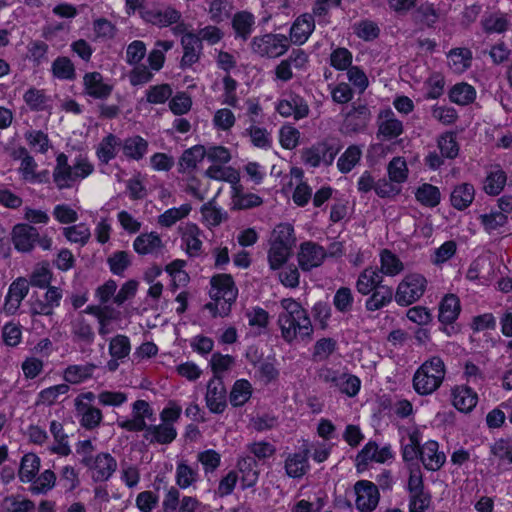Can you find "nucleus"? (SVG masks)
<instances>
[{"label":"nucleus","instance_id":"1","mask_svg":"<svg viewBox=\"0 0 512 512\" xmlns=\"http://www.w3.org/2000/svg\"><path fill=\"white\" fill-rule=\"evenodd\" d=\"M282 312L278 316V325L282 338L291 343L294 340H310L313 326L307 311L300 303L291 298L280 302Z\"/></svg>","mask_w":512,"mask_h":512},{"label":"nucleus","instance_id":"2","mask_svg":"<svg viewBox=\"0 0 512 512\" xmlns=\"http://www.w3.org/2000/svg\"><path fill=\"white\" fill-rule=\"evenodd\" d=\"M211 288L209 290L211 302L205 304L212 317H226L231 311V305L235 302L238 289L235 286L233 278L229 274H218L210 280Z\"/></svg>","mask_w":512,"mask_h":512},{"label":"nucleus","instance_id":"3","mask_svg":"<svg viewBox=\"0 0 512 512\" xmlns=\"http://www.w3.org/2000/svg\"><path fill=\"white\" fill-rule=\"evenodd\" d=\"M296 244L294 228L289 223L277 225L270 237V248L268 250V263L272 270L280 269L291 257Z\"/></svg>","mask_w":512,"mask_h":512},{"label":"nucleus","instance_id":"4","mask_svg":"<svg viewBox=\"0 0 512 512\" xmlns=\"http://www.w3.org/2000/svg\"><path fill=\"white\" fill-rule=\"evenodd\" d=\"M446 375L444 361L433 356L424 361L415 371L413 376V388L421 396H427L434 393L442 385Z\"/></svg>","mask_w":512,"mask_h":512},{"label":"nucleus","instance_id":"5","mask_svg":"<svg viewBox=\"0 0 512 512\" xmlns=\"http://www.w3.org/2000/svg\"><path fill=\"white\" fill-rule=\"evenodd\" d=\"M93 171L94 166L87 158L78 157L73 165H70L68 157L64 153H60L56 158L53 180L59 189L71 188L76 182L92 174Z\"/></svg>","mask_w":512,"mask_h":512},{"label":"nucleus","instance_id":"6","mask_svg":"<svg viewBox=\"0 0 512 512\" xmlns=\"http://www.w3.org/2000/svg\"><path fill=\"white\" fill-rule=\"evenodd\" d=\"M289 47L290 40L286 35L271 32L253 37L250 43L253 54L267 59L281 57Z\"/></svg>","mask_w":512,"mask_h":512},{"label":"nucleus","instance_id":"7","mask_svg":"<svg viewBox=\"0 0 512 512\" xmlns=\"http://www.w3.org/2000/svg\"><path fill=\"white\" fill-rule=\"evenodd\" d=\"M427 280L418 273L406 275L395 291V301L400 306H408L418 301L426 291Z\"/></svg>","mask_w":512,"mask_h":512},{"label":"nucleus","instance_id":"8","mask_svg":"<svg viewBox=\"0 0 512 512\" xmlns=\"http://www.w3.org/2000/svg\"><path fill=\"white\" fill-rule=\"evenodd\" d=\"M132 417L118 420L117 425L129 432H143L149 425L147 421L154 422L156 419L154 409L145 400H136L132 404Z\"/></svg>","mask_w":512,"mask_h":512},{"label":"nucleus","instance_id":"9","mask_svg":"<svg viewBox=\"0 0 512 512\" xmlns=\"http://www.w3.org/2000/svg\"><path fill=\"white\" fill-rule=\"evenodd\" d=\"M163 512H202L203 504L194 496L181 497L178 488L171 486L162 501Z\"/></svg>","mask_w":512,"mask_h":512},{"label":"nucleus","instance_id":"10","mask_svg":"<svg viewBox=\"0 0 512 512\" xmlns=\"http://www.w3.org/2000/svg\"><path fill=\"white\" fill-rule=\"evenodd\" d=\"M275 109L282 117H292L296 121L308 117L310 113L307 101L294 92L283 94L277 101Z\"/></svg>","mask_w":512,"mask_h":512},{"label":"nucleus","instance_id":"11","mask_svg":"<svg viewBox=\"0 0 512 512\" xmlns=\"http://www.w3.org/2000/svg\"><path fill=\"white\" fill-rule=\"evenodd\" d=\"M339 150V147L327 141L318 142L304 149L301 153V158L304 164L310 167H318L320 165L330 166L334 162Z\"/></svg>","mask_w":512,"mask_h":512},{"label":"nucleus","instance_id":"12","mask_svg":"<svg viewBox=\"0 0 512 512\" xmlns=\"http://www.w3.org/2000/svg\"><path fill=\"white\" fill-rule=\"evenodd\" d=\"M206 406L211 413L221 414L227 407V391L221 376H214L207 383Z\"/></svg>","mask_w":512,"mask_h":512},{"label":"nucleus","instance_id":"13","mask_svg":"<svg viewBox=\"0 0 512 512\" xmlns=\"http://www.w3.org/2000/svg\"><path fill=\"white\" fill-rule=\"evenodd\" d=\"M95 482H104L111 478L117 469L116 459L107 452H101L86 466Z\"/></svg>","mask_w":512,"mask_h":512},{"label":"nucleus","instance_id":"14","mask_svg":"<svg viewBox=\"0 0 512 512\" xmlns=\"http://www.w3.org/2000/svg\"><path fill=\"white\" fill-rule=\"evenodd\" d=\"M356 507L362 512H371L379 502L377 486L367 480H360L354 486Z\"/></svg>","mask_w":512,"mask_h":512},{"label":"nucleus","instance_id":"15","mask_svg":"<svg viewBox=\"0 0 512 512\" xmlns=\"http://www.w3.org/2000/svg\"><path fill=\"white\" fill-rule=\"evenodd\" d=\"M327 256L326 250L319 244L306 241L300 245L298 263L302 270L310 271L320 266Z\"/></svg>","mask_w":512,"mask_h":512},{"label":"nucleus","instance_id":"16","mask_svg":"<svg viewBox=\"0 0 512 512\" xmlns=\"http://www.w3.org/2000/svg\"><path fill=\"white\" fill-rule=\"evenodd\" d=\"M140 17L147 23L167 27L177 23L181 18V13L171 6H165L141 10Z\"/></svg>","mask_w":512,"mask_h":512},{"label":"nucleus","instance_id":"17","mask_svg":"<svg viewBox=\"0 0 512 512\" xmlns=\"http://www.w3.org/2000/svg\"><path fill=\"white\" fill-rule=\"evenodd\" d=\"M378 137L385 140L397 138L403 133V123L391 109L380 111L377 117Z\"/></svg>","mask_w":512,"mask_h":512},{"label":"nucleus","instance_id":"18","mask_svg":"<svg viewBox=\"0 0 512 512\" xmlns=\"http://www.w3.org/2000/svg\"><path fill=\"white\" fill-rule=\"evenodd\" d=\"M29 292V284L26 279L18 278L9 286L3 310L6 314L14 315L21 306L23 299Z\"/></svg>","mask_w":512,"mask_h":512},{"label":"nucleus","instance_id":"19","mask_svg":"<svg viewBox=\"0 0 512 512\" xmlns=\"http://www.w3.org/2000/svg\"><path fill=\"white\" fill-rule=\"evenodd\" d=\"M143 432L149 444L168 445L177 437V429L168 423L150 424Z\"/></svg>","mask_w":512,"mask_h":512},{"label":"nucleus","instance_id":"20","mask_svg":"<svg viewBox=\"0 0 512 512\" xmlns=\"http://www.w3.org/2000/svg\"><path fill=\"white\" fill-rule=\"evenodd\" d=\"M308 456L307 446H303L298 452L288 454L284 463L286 474L291 478L303 477L310 469Z\"/></svg>","mask_w":512,"mask_h":512},{"label":"nucleus","instance_id":"21","mask_svg":"<svg viewBox=\"0 0 512 512\" xmlns=\"http://www.w3.org/2000/svg\"><path fill=\"white\" fill-rule=\"evenodd\" d=\"M84 92L95 99L108 98L113 90V86L105 83L103 76L99 72H88L83 77Z\"/></svg>","mask_w":512,"mask_h":512},{"label":"nucleus","instance_id":"22","mask_svg":"<svg viewBox=\"0 0 512 512\" xmlns=\"http://www.w3.org/2000/svg\"><path fill=\"white\" fill-rule=\"evenodd\" d=\"M452 405L460 412H471L478 403L477 393L466 385H457L451 389Z\"/></svg>","mask_w":512,"mask_h":512},{"label":"nucleus","instance_id":"23","mask_svg":"<svg viewBox=\"0 0 512 512\" xmlns=\"http://www.w3.org/2000/svg\"><path fill=\"white\" fill-rule=\"evenodd\" d=\"M38 236L37 229L28 224H17L12 232L13 244L21 252L31 251L38 240Z\"/></svg>","mask_w":512,"mask_h":512},{"label":"nucleus","instance_id":"24","mask_svg":"<svg viewBox=\"0 0 512 512\" xmlns=\"http://www.w3.org/2000/svg\"><path fill=\"white\" fill-rule=\"evenodd\" d=\"M420 460L429 471H438L445 463L444 452L439 451V444L434 440L425 442L420 450Z\"/></svg>","mask_w":512,"mask_h":512},{"label":"nucleus","instance_id":"25","mask_svg":"<svg viewBox=\"0 0 512 512\" xmlns=\"http://www.w3.org/2000/svg\"><path fill=\"white\" fill-rule=\"evenodd\" d=\"M122 140L115 134L109 133L101 139L96 147V156L101 164H108L115 159L121 150Z\"/></svg>","mask_w":512,"mask_h":512},{"label":"nucleus","instance_id":"26","mask_svg":"<svg viewBox=\"0 0 512 512\" xmlns=\"http://www.w3.org/2000/svg\"><path fill=\"white\" fill-rule=\"evenodd\" d=\"M315 28L314 19L309 14L299 16L290 28V42L297 45L304 44Z\"/></svg>","mask_w":512,"mask_h":512},{"label":"nucleus","instance_id":"27","mask_svg":"<svg viewBox=\"0 0 512 512\" xmlns=\"http://www.w3.org/2000/svg\"><path fill=\"white\" fill-rule=\"evenodd\" d=\"M390 447L379 448L375 442H368L357 455L358 465H366L370 461L384 463L392 458Z\"/></svg>","mask_w":512,"mask_h":512},{"label":"nucleus","instance_id":"28","mask_svg":"<svg viewBox=\"0 0 512 512\" xmlns=\"http://www.w3.org/2000/svg\"><path fill=\"white\" fill-rule=\"evenodd\" d=\"M383 275L376 267L365 268L358 276L356 289L362 295H369L373 290L382 286Z\"/></svg>","mask_w":512,"mask_h":512},{"label":"nucleus","instance_id":"29","mask_svg":"<svg viewBox=\"0 0 512 512\" xmlns=\"http://www.w3.org/2000/svg\"><path fill=\"white\" fill-rule=\"evenodd\" d=\"M96 369L94 363L68 365L63 371V379L72 385L81 384L91 379Z\"/></svg>","mask_w":512,"mask_h":512},{"label":"nucleus","instance_id":"30","mask_svg":"<svg viewBox=\"0 0 512 512\" xmlns=\"http://www.w3.org/2000/svg\"><path fill=\"white\" fill-rule=\"evenodd\" d=\"M133 248L139 255L155 254L162 250L163 242L156 232L142 233L133 241Z\"/></svg>","mask_w":512,"mask_h":512},{"label":"nucleus","instance_id":"31","mask_svg":"<svg viewBox=\"0 0 512 512\" xmlns=\"http://www.w3.org/2000/svg\"><path fill=\"white\" fill-rule=\"evenodd\" d=\"M182 45L183 56L181 59V67L188 68L199 60L202 43H200V39L195 34L189 33L183 36Z\"/></svg>","mask_w":512,"mask_h":512},{"label":"nucleus","instance_id":"32","mask_svg":"<svg viewBox=\"0 0 512 512\" xmlns=\"http://www.w3.org/2000/svg\"><path fill=\"white\" fill-rule=\"evenodd\" d=\"M148 142L139 135H133L122 140L121 150L123 155L134 161L144 158L148 152Z\"/></svg>","mask_w":512,"mask_h":512},{"label":"nucleus","instance_id":"33","mask_svg":"<svg viewBox=\"0 0 512 512\" xmlns=\"http://www.w3.org/2000/svg\"><path fill=\"white\" fill-rule=\"evenodd\" d=\"M461 311L460 300L454 294L446 295L439 304L438 319L442 324H452Z\"/></svg>","mask_w":512,"mask_h":512},{"label":"nucleus","instance_id":"34","mask_svg":"<svg viewBox=\"0 0 512 512\" xmlns=\"http://www.w3.org/2000/svg\"><path fill=\"white\" fill-rule=\"evenodd\" d=\"M201 231L195 224H186L182 229V242L187 254L191 257L199 256L202 249L200 239Z\"/></svg>","mask_w":512,"mask_h":512},{"label":"nucleus","instance_id":"35","mask_svg":"<svg viewBox=\"0 0 512 512\" xmlns=\"http://www.w3.org/2000/svg\"><path fill=\"white\" fill-rule=\"evenodd\" d=\"M370 297L365 301V308L367 311L374 312L382 309L391 303L395 295L392 287L382 285L370 293Z\"/></svg>","mask_w":512,"mask_h":512},{"label":"nucleus","instance_id":"36","mask_svg":"<svg viewBox=\"0 0 512 512\" xmlns=\"http://www.w3.org/2000/svg\"><path fill=\"white\" fill-rule=\"evenodd\" d=\"M475 197V189L470 183H461L454 187L451 192V205L458 209L464 210L471 205Z\"/></svg>","mask_w":512,"mask_h":512},{"label":"nucleus","instance_id":"37","mask_svg":"<svg viewBox=\"0 0 512 512\" xmlns=\"http://www.w3.org/2000/svg\"><path fill=\"white\" fill-rule=\"evenodd\" d=\"M198 466H191L186 461L177 463L175 483L180 489H187L198 481Z\"/></svg>","mask_w":512,"mask_h":512},{"label":"nucleus","instance_id":"38","mask_svg":"<svg viewBox=\"0 0 512 512\" xmlns=\"http://www.w3.org/2000/svg\"><path fill=\"white\" fill-rule=\"evenodd\" d=\"M71 334L75 342L85 344H91L95 338L92 326L82 315H78L71 321Z\"/></svg>","mask_w":512,"mask_h":512},{"label":"nucleus","instance_id":"39","mask_svg":"<svg viewBox=\"0 0 512 512\" xmlns=\"http://www.w3.org/2000/svg\"><path fill=\"white\" fill-rule=\"evenodd\" d=\"M21 153L24 154L18 169L21 178L29 183L43 182V176H46L47 172L37 173V163L35 162L34 158L30 156L25 149H23Z\"/></svg>","mask_w":512,"mask_h":512},{"label":"nucleus","instance_id":"40","mask_svg":"<svg viewBox=\"0 0 512 512\" xmlns=\"http://www.w3.org/2000/svg\"><path fill=\"white\" fill-rule=\"evenodd\" d=\"M507 182V175L500 166H493L484 181V190L489 195H498Z\"/></svg>","mask_w":512,"mask_h":512},{"label":"nucleus","instance_id":"41","mask_svg":"<svg viewBox=\"0 0 512 512\" xmlns=\"http://www.w3.org/2000/svg\"><path fill=\"white\" fill-rule=\"evenodd\" d=\"M40 458L34 453L25 454L20 463L18 477L21 482H32L40 469Z\"/></svg>","mask_w":512,"mask_h":512},{"label":"nucleus","instance_id":"42","mask_svg":"<svg viewBox=\"0 0 512 512\" xmlns=\"http://www.w3.org/2000/svg\"><path fill=\"white\" fill-rule=\"evenodd\" d=\"M447 58L450 69L459 74L471 66L472 52L468 48H455L448 53Z\"/></svg>","mask_w":512,"mask_h":512},{"label":"nucleus","instance_id":"43","mask_svg":"<svg viewBox=\"0 0 512 512\" xmlns=\"http://www.w3.org/2000/svg\"><path fill=\"white\" fill-rule=\"evenodd\" d=\"M50 432L54 437V444L50 447V451L61 456H68L71 453V448L68 444V437L64 433L63 425L58 421H51Z\"/></svg>","mask_w":512,"mask_h":512},{"label":"nucleus","instance_id":"44","mask_svg":"<svg viewBox=\"0 0 512 512\" xmlns=\"http://www.w3.org/2000/svg\"><path fill=\"white\" fill-rule=\"evenodd\" d=\"M261 204L262 198L258 195L242 192L238 183L232 186V206L234 209H250Z\"/></svg>","mask_w":512,"mask_h":512},{"label":"nucleus","instance_id":"45","mask_svg":"<svg viewBox=\"0 0 512 512\" xmlns=\"http://www.w3.org/2000/svg\"><path fill=\"white\" fill-rule=\"evenodd\" d=\"M201 215L203 222L208 227L219 226L227 219V213L216 205L215 200H211L201 207Z\"/></svg>","mask_w":512,"mask_h":512},{"label":"nucleus","instance_id":"46","mask_svg":"<svg viewBox=\"0 0 512 512\" xmlns=\"http://www.w3.org/2000/svg\"><path fill=\"white\" fill-rule=\"evenodd\" d=\"M380 265L379 270L381 274L387 276H396L404 270V264L398 258L397 255L392 253L388 249H384L380 253Z\"/></svg>","mask_w":512,"mask_h":512},{"label":"nucleus","instance_id":"47","mask_svg":"<svg viewBox=\"0 0 512 512\" xmlns=\"http://www.w3.org/2000/svg\"><path fill=\"white\" fill-rule=\"evenodd\" d=\"M0 507L2 512H35L34 502L20 495L5 497Z\"/></svg>","mask_w":512,"mask_h":512},{"label":"nucleus","instance_id":"48","mask_svg":"<svg viewBox=\"0 0 512 512\" xmlns=\"http://www.w3.org/2000/svg\"><path fill=\"white\" fill-rule=\"evenodd\" d=\"M206 155V148L202 145H195L185 150L180 158V171L185 172L196 168L197 164L203 160Z\"/></svg>","mask_w":512,"mask_h":512},{"label":"nucleus","instance_id":"49","mask_svg":"<svg viewBox=\"0 0 512 512\" xmlns=\"http://www.w3.org/2000/svg\"><path fill=\"white\" fill-rule=\"evenodd\" d=\"M481 25L486 33H503L509 27V20L505 14L495 12L484 16Z\"/></svg>","mask_w":512,"mask_h":512},{"label":"nucleus","instance_id":"50","mask_svg":"<svg viewBox=\"0 0 512 512\" xmlns=\"http://www.w3.org/2000/svg\"><path fill=\"white\" fill-rule=\"evenodd\" d=\"M75 410L81 416V426L89 430L98 427L103 419L101 410L92 405H81L80 408H75Z\"/></svg>","mask_w":512,"mask_h":512},{"label":"nucleus","instance_id":"51","mask_svg":"<svg viewBox=\"0 0 512 512\" xmlns=\"http://www.w3.org/2000/svg\"><path fill=\"white\" fill-rule=\"evenodd\" d=\"M205 175L210 179L218 181H226L235 186L239 182V174L232 167L224 166V164H213L206 171Z\"/></svg>","mask_w":512,"mask_h":512},{"label":"nucleus","instance_id":"52","mask_svg":"<svg viewBox=\"0 0 512 512\" xmlns=\"http://www.w3.org/2000/svg\"><path fill=\"white\" fill-rule=\"evenodd\" d=\"M254 23V16L249 12L236 13L232 20V26L236 36L243 40L248 39L252 33Z\"/></svg>","mask_w":512,"mask_h":512},{"label":"nucleus","instance_id":"53","mask_svg":"<svg viewBox=\"0 0 512 512\" xmlns=\"http://www.w3.org/2000/svg\"><path fill=\"white\" fill-rule=\"evenodd\" d=\"M252 395V386L245 379L237 380L230 392L229 401L232 406L239 407L244 405Z\"/></svg>","mask_w":512,"mask_h":512},{"label":"nucleus","instance_id":"54","mask_svg":"<svg viewBox=\"0 0 512 512\" xmlns=\"http://www.w3.org/2000/svg\"><path fill=\"white\" fill-rule=\"evenodd\" d=\"M62 232L69 242L79 244L81 246L86 245L91 237L90 228L85 223L65 227Z\"/></svg>","mask_w":512,"mask_h":512},{"label":"nucleus","instance_id":"55","mask_svg":"<svg viewBox=\"0 0 512 512\" xmlns=\"http://www.w3.org/2000/svg\"><path fill=\"white\" fill-rule=\"evenodd\" d=\"M415 197L422 205L435 207L440 203L441 194L438 187L424 183L416 190Z\"/></svg>","mask_w":512,"mask_h":512},{"label":"nucleus","instance_id":"56","mask_svg":"<svg viewBox=\"0 0 512 512\" xmlns=\"http://www.w3.org/2000/svg\"><path fill=\"white\" fill-rule=\"evenodd\" d=\"M70 390L67 383L50 386L41 390L38 394L37 404L51 406L58 402L59 398L66 395Z\"/></svg>","mask_w":512,"mask_h":512},{"label":"nucleus","instance_id":"57","mask_svg":"<svg viewBox=\"0 0 512 512\" xmlns=\"http://www.w3.org/2000/svg\"><path fill=\"white\" fill-rule=\"evenodd\" d=\"M450 100L459 105H467L474 101L476 91L467 83H458L452 87L449 93Z\"/></svg>","mask_w":512,"mask_h":512},{"label":"nucleus","instance_id":"58","mask_svg":"<svg viewBox=\"0 0 512 512\" xmlns=\"http://www.w3.org/2000/svg\"><path fill=\"white\" fill-rule=\"evenodd\" d=\"M173 47L172 41L159 40L155 43V48L148 55L149 66L154 71H159L165 62V53Z\"/></svg>","mask_w":512,"mask_h":512},{"label":"nucleus","instance_id":"59","mask_svg":"<svg viewBox=\"0 0 512 512\" xmlns=\"http://www.w3.org/2000/svg\"><path fill=\"white\" fill-rule=\"evenodd\" d=\"M362 151L359 146L351 145L339 157L337 167L342 173L350 172L360 161Z\"/></svg>","mask_w":512,"mask_h":512},{"label":"nucleus","instance_id":"60","mask_svg":"<svg viewBox=\"0 0 512 512\" xmlns=\"http://www.w3.org/2000/svg\"><path fill=\"white\" fill-rule=\"evenodd\" d=\"M237 466L243 474V480L247 482L248 486L256 483L259 470L257 460L253 456H243L238 460Z\"/></svg>","mask_w":512,"mask_h":512},{"label":"nucleus","instance_id":"61","mask_svg":"<svg viewBox=\"0 0 512 512\" xmlns=\"http://www.w3.org/2000/svg\"><path fill=\"white\" fill-rule=\"evenodd\" d=\"M56 479V474L52 470H44L32 481L33 484L30 487V491L33 494H45L54 488Z\"/></svg>","mask_w":512,"mask_h":512},{"label":"nucleus","instance_id":"62","mask_svg":"<svg viewBox=\"0 0 512 512\" xmlns=\"http://www.w3.org/2000/svg\"><path fill=\"white\" fill-rule=\"evenodd\" d=\"M54 77L61 80H72L75 78V67L68 57H57L52 63Z\"/></svg>","mask_w":512,"mask_h":512},{"label":"nucleus","instance_id":"63","mask_svg":"<svg viewBox=\"0 0 512 512\" xmlns=\"http://www.w3.org/2000/svg\"><path fill=\"white\" fill-rule=\"evenodd\" d=\"M387 172L392 182L396 184L405 182L408 177V167L405 159L402 157L392 158L388 164Z\"/></svg>","mask_w":512,"mask_h":512},{"label":"nucleus","instance_id":"64","mask_svg":"<svg viewBox=\"0 0 512 512\" xmlns=\"http://www.w3.org/2000/svg\"><path fill=\"white\" fill-rule=\"evenodd\" d=\"M437 146L443 157L454 159L459 153V145L453 133L446 132L437 139Z\"/></svg>","mask_w":512,"mask_h":512}]
</instances>
